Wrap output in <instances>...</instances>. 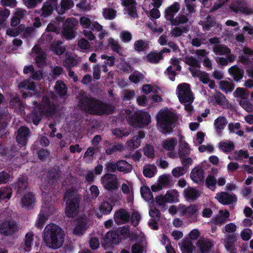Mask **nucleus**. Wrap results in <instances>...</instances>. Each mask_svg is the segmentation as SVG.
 <instances>
[{"label":"nucleus","mask_w":253,"mask_h":253,"mask_svg":"<svg viewBox=\"0 0 253 253\" xmlns=\"http://www.w3.org/2000/svg\"><path fill=\"white\" fill-rule=\"evenodd\" d=\"M79 24V21L75 18H68L63 24L62 35L66 39L70 40L74 39L76 35V28Z\"/></svg>","instance_id":"0eeeda50"},{"label":"nucleus","mask_w":253,"mask_h":253,"mask_svg":"<svg viewBox=\"0 0 253 253\" xmlns=\"http://www.w3.org/2000/svg\"><path fill=\"white\" fill-rule=\"evenodd\" d=\"M79 106L81 110L86 113L96 116L112 114L115 110L114 107L110 104L86 96H83L80 99Z\"/></svg>","instance_id":"f257e3e1"},{"label":"nucleus","mask_w":253,"mask_h":253,"mask_svg":"<svg viewBox=\"0 0 253 253\" xmlns=\"http://www.w3.org/2000/svg\"><path fill=\"white\" fill-rule=\"evenodd\" d=\"M101 183L108 191H113L119 187L117 176L116 174L106 173L101 178Z\"/></svg>","instance_id":"1a4fd4ad"},{"label":"nucleus","mask_w":253,"mask_h":253,"mask_svg":"<svg viewBox=\"0 0 253 253\" xmlns=\"http://www.w3.org/2000/svg\"><path fill=\"white\" fill-rule=\"evenodd\" d=\"M218 202L222 205H227L236 202L237 197L234 194H230L226 192H221L217 194Z\"/></svg>","instance_id":"f3484780"},{"label":"nucleus","mask_w":253,"mask_h":253,"mask_svg":"<svg viewBox=\"0 0 253 253\" xmlns=\"http://www.w3.org/2000/svg\"><path fill=\"white\" fill-rule=\"evenodd\" d=\"M165 74H167L169 79V80L172 82L175 81V76L177 75L176 71L173 70L172 66L171 65L169 66L166 71L165 72Z\"/></svg>","instance_id":"69168bd1"},{"label":"nucleus","mask_w":253,"mask_h":253,"mask_svg":"<svg viewBox=\"0 0 253 253\" xmlns=\"http://www.w3.org/2000/svg\"><path fill=\"white\" fill-rule=\"evenodd\" d=\"M113 209V205L107 201H104L100 204L99 210L103 214H108Z\"/></svg>","instance_id":"37998d69"},{"label":"nucleus","mask_w":253,"mask_h":253,"mask_svg":"<svg viewBox=\"0 0 253 253\" xmlns=\"http://www.w3.org/2000/svg\"><path fill=\"white\" fill-rule=\"evenodd\" d=\"M122 240V237L116 231L108 232L103 237L101 244L105 248H113L114 246L119 244Z\"/></svg>","instance_id":"6e6552de"},{"label":"nucleus","mask_w":253,"mask_h":253,"mask_svg":"<svg viewBox=\"0 0 253 253\" xmlns=\"http://www.w3.org/2000/svg\"><path fill=\"white\" fill-rule=\"evenodd\" d=\"M127 121L133 126L143 127L151 122V116L147 112L135 111Z\"/></svg>","instance_id":"423d86ee"},{"label":"nucleus","mask_w":253,"mask_h":253,"mask_svg":"<svg viewBox=\"0 0 253 253\" xmlns=\"http://www.w3.org/2000/svg\"><path fill=\"white\" fill-rule=\"evenodd\" d=\"M12 195V189L10 187H4L0 189V201L6 202L9 200Z\"/></svg>","instance_id":"f704fd0d"},{"label":"nucleus","mask_w":253,"mask_h":253,"mask_svg":"<svg viewBox=\"0 0 253 253\" xmlns=\"http://www.w3.org/2000/svg\"><path fill=\"white\" fill-rule=\"evenodd\" d=\"M205 183L208 188L214 191L215 189L217 180L213 175L210 174L207 176L206 179Z\"/></svg>","instance_id":"c03bdc74"},{"label":"nucleus","mask_w":253,"mask_h":253,"mask_svg":"<svg viewBox=\"0 0 253 253\" xmlns=\"http://www.w3.org/2000/svg\"><path fill=\"white\" fill-rule=\"evenodd\" d=\"M55 91L61 96L65 95L67 91L66 84L61 81H57L54 86Z\"/></svg>","instance_id":"e433bc0d"},{"label":"nucleus","mask_w":253,"mask_h":253,"mask_svg":"<svg viewBox=\"0 0 253 253\" xmlns=\"http://www.w3.org/2000/svg\"><path fill=\"white\" fill-rule=\"evenodd\" d=\"M24 29L25 25L24 24H20L17 28L7 29L6 35L12 37H16L24 31Z\"/></svg>","instance_id":"79ce46f5"},{"label":"nucleus","mask_w":253,"mask_h":253,"mask_svg":"<svg viewBox=\"0 0 253 253\" xmlns=\"http://www.w3.org/2000/svg\"><path fill=\"white\" fill-rule=\"evenodd\" d=\"M114 220L117 224L126 223L130 219V214L125 209H120L115 212Z\"/></svg>","instance_id":"aec40b11"},{"label":"nucleus","mask_w":253,"mask_h":253,"mask_svg":"<svg viewBox=\"0 0 253 253\" xmlns=\"http://www.w3.org/2000/svg\"><path fill=\"white\" fill-rule=\"evenodd\" d=\"M38 158L42 161H44L49 155L50 152L47 149L42 148L37 151Z\"/></svg>","instance_id":"052dcab7"},{"label":"nucleus","mask_w":253,"mask_h":253,"mask_svg":"<svg viewBox=\"0 0 253 253\" xmlns=\"http://www.w3.org/2000/svg\"><path fill=\"white\" fill-rule=\"evenodd\" d=\"M219 147L223 152L228 153L234 150L235 145L234 143L231 141L228 142H221L219 143Z\"/></svg>","instance_id":"a19ab883"},{"label":"nucleus","mask_w":253,"mask_h":253,"mask_svg":"<svg viewBox=\"0 0 253 253\" xmlns=\"http://www.w3.org/2000/svg\"><path fill=\"white\" fill-rule=\"evenodd\" d=\"M31 131L25 126H21L17 130L16 141L18 145L11 144L10 148L0 143V155L4 156L6 160H11L17 154L19 148L27 144Z\"/></svg>","instance_id":"f03ea898"},{"label":"nucleus","mask_w":253,"mask_h":253,"mask_svg":"<svg viewBox=\"0 0 253 253\" xmlns=\"http://www.w3.org/2000/svg\"><path fill=\"white\" fill-rule=\"evenodd\" d=\"M195 247L190 241H184L181 247L182 253H193Z\"/></svg>","instance_id":"de8ad7c7"},{"label":"nucleus","mask_w":253,"mask_h":253,"mask_svg":"<svg viewBox=\"0 0 253 253\" xmlns=\"http://www.w3.org/2000/svg\"><path fill=\"white\" fill-rule=\"evenodd\" d=\"M177 120V115L170 111H164L159 112L157 115L159 129L164 134L170 133L172 131Z\"/></svg>","instance_id":"20e7f679"},{"label":"nucleus","mask_w":253,"mask_h":253,"mask_svg":"<svg viewBox=\"0 0 253 253\" xmlns=\"http://www.w3.org/2000/svg\"><path fill=\"white\" fill-rule=\"evenodd\" d=\"M191 179L195 183H199L204 181V171L201 168L192 169L190 173Z\"/></svg>","instance_id":"393cba45"},{"label":"nucleus","mask_w":253,"mask_h":253,"mask_svg":"<svg viewBox=\"0 0 253 253\" xmlns=\"http://www.w3.org/2000/svg\"><path fill=\"white\" fill-rule=\"evenodd\" d=\"M36 201L35 195L32 192H28L25 194L21 199V206L28 210L33 208Z\"/></svg>","instance_id":"a211bd4d"},{"label":"nucleus","mask_w":253,"mask_h":253,"mask_svg":"<svg viewBox=\"0 0 253 253\" xmlns=\"http://www.w3.org/2000/svg\"><path fill=\"white\" fill-rule=\"evenodd\" d=\"M188 16V14H179L176 18H175L173 21L172 22L171 25L177 26L179 24H184L187 23L189 20Z\"/></svg>","instance_id":"a18cd8bd"},{"label":"nucleus","mask_w":253,"mask_h":253,"mask_svg":"<svg viewBox=\"0 0 253 253\" xmlns=\"http://www.w3.org/2000/svg\"><path fill=\"white\" fill-rule=\"evenodd\" d=\"M43 116H44L42 108L39 106L34 107L29 114V118L36 126L39 124Z\"/></svg>","instance_id":"6ab92c4d"},{"label":"nucleus","mask_w":253,"mask_h":253,"mask_svg":"<svg viewBox=\"0 0 253 253\" xmlns=\"http://www.w3.org/2000/svg\"><path fill=\"white\" fill-rule=\"evenodd\" d=\"M249 157V155L247 150L241 149L238 151H236L234 152V159L236 161H241L242 160L243 158L247 159Z\"/></svg>","instance_id":"5fc2aeb1"},{"label":"nucleus","mask_w":253,"mask_h":253,"mask_svg":"<svg viewBox=\"0 0 253 253\" xmlns=\"http://www.w3.org/2000/svg\"><path fill=\"white\" fill-rule=\"evenodd\" d=\"M177 91L178 97L181 103L193 102V98L190 94L191 90L188 84L183 83L179 84L177 87Z\"/></svg>","instance_id":"9d476101"},{"label":"nucleus","mask_w":253,"mask_h":253,"mask_svg":"<svg viewBox=\"0 0 253 253\" xmlns=\"http://www.w3.org/2000/svg\"><path fill=\"white\" fill-rule=\"evenodd\" d=\"M57 0H47L45 1L41 9L42 13L41 16L46 18L51 15L54 9L56 10Z\"/></svg>","instance_id":"2eb2a0df"},{"label":"nucleus","mask_w":253,"mask_h":253,"mask_svg":"<svg viewBox=\"0 0 253 253\" xmlns=\"http://www.w3.org/2000/svg\"><path fill=\"white\" fill-rule=\"evenodd\" d=\"M163 59V55L159 52L151 51L146 56L147 61L152 64H158L160 61Z\"/></svg>","instance_id":"c756f323"},{"label":"nucleus","mask_w":253,"mask_h":253,"mask_svg":"<svg viewBox=\"0 0 253 253\" xmlns=\"http://www.w3.org/2000/svg\"><path fill=\"white\" fill-rule=\"evenodd\" d=\"M64 235V232L59 226L49 225L45 228L43 240L47 246L53 249H57L62 246Z\"/></svg>","instance_id":"7ed1b4c3"},{"label":"nucleus","mask_w":253,"mask_h":253,"mask_svg":"<svg viewBox=\"0 0 253 253\" xmlns=\"http://www.w3.org/2000/svg\"><path fill=\"white\" fill-rule=\"evenodd\" d=\"M116 11L111 8L103 9V15L105 19L112 20L116 17Z\"/></svg>","instance_id":"49530a36"},{"label":"nucleus","mask_w":253,"mask_h":253,"mask_svg":"<svg viewBox=\"0 0 253 253\" xmlns=\"http://www.w3.org/2000/svg\"><path fill=\"white\" fill-rule=\"evenodd\" d=\"M187 171V169L184 167H178L172 170V174L175 177H179L183 175Z\"/></svg>","instance_id":"13d9d810"},{"label":"nucleus","mask_w":253,"mask_h":253,"mask_svg":"<svg viewBox=\"0 0 253 253\" xmlns=\"http://www.w3.org/2000/svg\"><path fill=\"white\" fill-rule=\"evenodd\" d=\"M180 9V4L178 2H174L172 4L167 7L164 12V17L167 21L172 22L174 20V16Z\"/></svg>","instance_id":"dca6fc26"},{"label":"nucleus","mask_w":253,"mask_h":253,"mask_svg":"<svg viewBox=\"0 0 253 253\" xmlns=\"http://www.w3.org/2000/svg\"><path fill=\"white\" fill-rule=\"evenodd\" d=\"M34 233L33 232H27L25 236L24 241L21 243L20 249L21 251L25 252H30L32 249V245L34 241Z\"/></svg>","instance_id":"412c9836"},{"label":"nucleus","mask_w":253,"mask_h":253,"mask_svg":"<svg viewBox=\"0 0 253 253\" xmlns=\"http://www.w3.org/2000/svg\"><path fill=\"white\" fill-rule=\"evenodd\" d=\"M220 89L225 93L231 92L235 88V84L231 81L222 80L219 82Z\"/></svg>","instance_id":"c85d7f7f"},{"label":"nucleus","mask_w":253,"mask_h":253,"mask_svg":"<svg viewBox=\"0 0 253 253\" xmlns=\"http://www.w3.org/2000/svg\"><path fill=\"white\" fill-rule=\"evenodd\" d=\"M198 211V207L196 205H191L185 208L184 210L182 211V213L190 216L195 215Z\"/></svg>","instance_id":"864d4df0"},{"label":"nucleus","mask_w":253,"mask_h":253,"mask_svg":"<svg viewBox=\"0 0 253 253\" xmlns=\"http://www.w3.org/2000/svg\"><path fill=\"white\" fill-rule=\"evenodd\" d=\"M228 72L233 78L235 82H238L243 78L244 75L243 69L239 67L237 65H234L228 69Z\"/></svg>","instance_id":"5701e85b"},{"label":"nucleus","mask_w":253,"mask_h":253,"mask_svg":"<svg viewBox=\"0 0 253 253\" xmlns=\"http://www.w3.org/2000/svg\"><path fill=\"white\" fill-rule=\"evenodd\" d=\"M185 64L189 65V67L200 68L201 61L192 56H186L185 57Z\"/></svg>","instance_id":"72a5a7b5"},{"label":"nucleus","mask_w":253,"mask_h":253,"mask_svg":"<svg viewBox=\"0 0 253 253\" xmlns=\"http://www.w3.org/2000/svg\"><path fill=\"white\" fill-rule=\"evenodd\" d=\"M149 45L148 41L138 40L134 43V49L138 52L144 51L148 48Z\"/></svg>","instance_id":"2f4dec72"},{"label":"nucleus","mask_w":253,"mask_h":253,"mask_svg":"<svg viewBox=\"0 0 253 253\" xmlns=\"http://www.w3.org/2000/svg\"><path fill=\"white\" fill-rule=\"evenodd\" d=\"M183 193L185 198L188 200L194 201L200 196L199 191L192 187H188L187 189H185Z\"/></svg>","instance_id":"a878e982"},{"label":"nucleus","mask_w":253,"mask_h":253,"mask_svg":"<svg viewBox=\"0 0 253 253\" xmlns=\"http://www.w3.org/2000/svg\"><path fill=\"white\" fill-rule=\"evenodd\" d=\"M213 50L215 53L219 55L228 54L231 52V50L225 45H219L214 47Z\"/></svg>","instance_id":"3c124183"},{"label":"nucleus","mask_w":253,"mask_h":253,"mask_svg":"<svg viewBox=\"0 0 253 253\" xmlns=\"http://www.w3.org/2000/svg\"><path fill=\"white\" fill-rule=\"evenodd\" d=\"M40 107L42 108L43 114L46 117H52L56 112L57 106L56 104L51 101L50 98L46 96L42 97V105Z\"/></svg>","instance_id":"f8f14e48"},{"label":"nucleus","mask_w":253,"mask_h":253,"mask_svg":"<svg viewBox=\"0 0 253 253\" xmlns=\"http://www.w3.org/2000/svg\"><path fill=\"white\" fill-rule=\"evenodd\" d=\"M227 122L224 116H220L214 121V126L216 132L219 134L224 128Z\"/></svg>","instance_id":"cd10ccee"},{"label":"nucleus","mask_w":253,"mask_h":253,"mask_svg":"<svg viewBox=\"0 0 253 253\" xmlns=\"http://www.w3.org/2000/svg\"><path fill=\"white\" fill-rule=\"evenodd\" d=\"M198 244L201 253H209L213 246V243L209 239L199 240Z\"/></svg>","instance_id":"bb28decb"},{"label":"nucleus","mask_w":253,"mask_h":253,"mask_svg":"<svg viewBox=\"0 0 253 253\" xmlns=\"http://www.w3.org/2000/svg\"><path fill=\"white\" fill-rule=\"evenodd\" d=\"M105 170L108 172H115L118 170L117 163L110 161L105 164Z\"/></svg>","instance_id":"bf43d9fd"},{"label":"nucleus","mask_w":253,"mask_h":253,"mask_svg":"<svg viewBox=\"0 0 253 253\" xmlns=\"http://www.w3.org/2000/svg\"><path fill=\"white\" fill-rule=\"evenodd\" d=\"M231 9L235 12L239 11L242 13L249 15L253 14V8L249 7L248 6H237V9L233 8L232 7H230Z\"/></svg>","instance_id":"603ef678"},{"label":"nucleus","mask_w":253,"mask_h":253,"mask_svg":"<svg viewBox=\"0 0 253 253\" xmlns=\"http://www.w3.org/2000/svg\"><path fill=\"white\" fill-rule=\"evenodd\" d=\"M53 209L49 208L47 211L44 210V208L42 207L41 212L39 215V221L37 223L38 226L40 228L43 227L45 221L48 219L49 216L53 213Z\"/></svg>","instance_id":"b1692460"},{"label":"nucleus","mask_w":253,"mask_h":253,"mask_svg":"<svg viewBox=\"0 0 253 253\" xmlns=\"http://www.w3.org/2000/svg\"><path fill=\"white\" fill-rule=\"evenodd\" d=\"M176 144V140L173 138H171L164 140L162 142V147L167 151H172L174 150Z\"/></svg>","instance_id":"ea45409f"},{"label":"nucleus","mask_w":253,"mask_h":253,"mask_svg":"<svg viewBox=\"0 0 253 253\" xmlns=\"http://www.w3.org/2000/svg\"><path fill=\"white\" fill-rule=\"evenodd\" d=\"M159 182L162 187H168L170 183L169 176L167 174L161 175L159 178Z\"/></svg>","instance_id":"680f3d73"},{"label":"nucleus","mask_w":253,"mask_h":253,"mask_svg":"<svg viewBox=\"0 0 253 253\" xmlns=\"http://www.w3.org/2000/svg\"><path fill=\"white\" fill-rule=\"evenodd\" d=\"M74 6V2L72 0H61L60 5L57 4L56 11L59 14L62 15L71 9Z\"/></svg>","instance_id":"4be33fe9"},{"label":"nucleus","mask_w":253,"mask_h":253,"mask_svg":"<svg viewBox=\"0 0 253 253\" xmlns=\"http://www.w3.org/2000/svg\"><path fill=\"white\" fill-rule=\"evenodd\" d=\"M141 141L137 138H135V136H134L133 138L126 142V145L128 148L135 149L138 148L140 145Z\"/></svg>","instance_id":"4d7b16f0"},{"label":"nucleus","mask_w":253,"mask_h":253,"mask_svg":"<svg viewBox=\"0 0 253 253\" xmlns=\"http://www.w3.org/2000/svg\"><path fill=\"white\" fill-rule=\"evenodd\" d=\"M141 219V215L137 211H133L131 217V222L134 227L137 226Z\"/></svg>","instance_id":"e2e57ef3"},{"label":"nucleus","mask_w":253,"mask_h":253,"mask_svg":"<svg viewBox=\"0 0 253 253\" xmlns=\"http://www.w3.org/2000/svg\"><path fill=\"white\" fill-rule=\"evenodd\" d=\"M144 78L143 75L139 72H134L129 75V80L134 84L138 83L140 80Z\"/></svg>","instance_id":"6e6d98bb"},{"label":"nucleus","mask_w":253,"mask_h":253,"mask_svg":"<svg viewBox=\"0 0 253 253\" xmlns=\"http://www.w3.org/2000/svg\"><path fill=\"white\" fill-rule=\"evenodd\" d=\"M140 193L142 197L146 201H153L154 198L150 188L147 186H142L140 188Z\"/></svg>","instance_id":"58836bf2"},{"label":"nucleus","mask_w":253,"mask_h":253,"mask_svg":"<svg viewBox=\"0 0 253 253\" xmlns=\"http://www.w3.org/2000/svg\"><path fill=\"white\" fill-rule=\"evenodd\" d=\"M19 88L34 91L36 89V83L31 82L30 79L23 81L18 84Z\"/></svg>","instance_id":"c9c22d12"},{"label":"nucleus","mask_w":253,"mask_h":253,"mask_svg":"<svg viewBox=\"0 0 253 253\" xmlns=\"http://www.w3.org/2000/svg\"><path fill=\"white\" fill-rule=\"evenodd\" d=\"M108 45L110 46L111 49L118 53L120 54L121 51V47L118 42L115 41L113 38H110L108 40Z\"/></svg>","instance_id":"8fccbe9b"},{"label":"nucleus","mask_w":253,"mask_h":253,"mask_svg":"<svg viewBox=\"0 0 253 253\" xmlns=\"http://www.w3.org/2000/svg\"><path fill=\"white\" fill-rule=\"evenodd\" d=\"M215 102L220 106H222L227 102L225 95L219 91L216 92L214 95Z\"/></svg>","instance_id":"09e8293b"},{"label":"nucleus","mask_w":253,"mask_h":253,"mask_svg":"<svg viewBox=\"0 0 253 253\" xmlns=\"http://www.w3.org/2000/svg\"><path fill=\"white\" fill-rule=\"evenodd\" d=\"M252 231L251 229L247 228L243 230L241 232V238L244 241H248L252 237Z\"/></svg>","instance_id":"774afa93"},{"label":"nucleus","mask_w":253,"mask_h":253,"mask_svg":"<svg viewBox=\"0 0 253 253\" xmlns=\"http://www.w3.org/2000/svg\"><path fill=\"white\" fill-rule=\"evenodd\" d=\"M81 197L80 195H75L73 190L65 192L64 199L66 204L65 212L67 216L73 217L76 216L79 210Z\"/></svg>","instance_id":"39448f33"},{"label":"nucleus","mask_w":253,"mask_h":253,"mask_svg":"<svg viewBox=\"0 0 253 253\" xmlns=\"http://www.w3.org/2000/svg\"><path fill=\"white\" fill-rule=\"evenodd\" d=\"M216 22L214 20L211 18L210 15L207 17V20L203 25L204 30H209L211 28L215 26Z\"/></svg>","instance_id":"0e129e2a"},{"label":"nucleus","mask_w":253,"mask_h":253,"mask_svg":"<svg viewBox=\"0 0 253 253\" xmlns=\"http://www.w3.org/2000/svg\"><path fill=\"white\" fill-rule=\"evenodd\" d=\"M28 186V178L25 176L19 177L17 181L14 182L12 187L16 192V196H22Z\"/></svg>","instance_id":"ddd939ff"},{"label":"nucleus","mask_w":253,"mask_h":253,"mask_svg":"<svg viewBox=\"0 0 253 253\" xmlns=\"http://www.w3.org/2000/svg\"><path fill=\"white\" fill-rule=\"evenodd\" d=\"M104 144L107 147L105 150V153L108 155L123 152L125 149L124 145L122 142H111L109 140H105Z\"/></svg>","instance_id":"4468645a"},{"label":"nucleus","mask_w":253,"mask_h":253,"mask_svg":"<svg viewBox=\"0 0 253 253\" xmlns=\"http://www.w3.org/2000/svg\"><path fill=\"white\" fill-rule=\"evenodd\" d=\"M86 229V223L84 220H80L75 226L73 233L75 235L80 236L84 234V232Z\"/></svg>","instance_id":"7c9ffc66"},{"label":"nucleus","mask_w":253,"mask_h":253,"mask_svg":"<svg viewBox=\"0 0 253 253\" xmlns=\"http://www.w3.org/2000/svg\"><path fill=\"white\" fill-rule=\"evenodd\" d=\"M18 229V225L14 220H6L0 224V233L4 236H12Z\"/></svg>","instance_id":"9b49d317"},{"label":"nucleus","mask_w":253,"mask_h":253,"mask_svg":"<svg viewBox=\"0 0 253 253\" xmlns=\"http://www.w3.org/2000/svg\"><path fill=\"white\" fill-rule=\"evenodd\" d=\"M149 215L151 216V220L156 219L160 220L161 217L160 211L156 208H151L149 211Z\"/></svg>","instance_id":"338daca9"},{"label":"nucleus","mask_w":253,"mask_h":253,"mask_svg":"<svg viewBox=\"0 0 253 253\" xmlns=\"http://www.w3.org/2000/svg\"><path fill=\"white\" fill-rule=\"evenodd\" d=\"M62 42L60 40L53 42L50 45V49L53 51L56 55H60L64 53L65 51V48L61 46Z\"/></svg>","instance_id":"473e14b6"},{"label":"nucleus","mask_w":253,"mask_h":253,"mask_svg":"<svg viewBox=\"0 0 253 253\" xmlns=\"http://www.w3.org/2000/svg\"><path fill=\"white\" fill-rule=\"evenodd\" d=\"M118 170L121 172H129L131 171L132 166L126 161L121 160L117 162Z\"/></svg>","instance_id":"4c0bfd02"}]
</instances>
